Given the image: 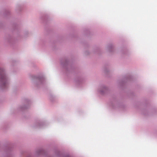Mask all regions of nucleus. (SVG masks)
Here are the masks:
<instances>
[{"label":"nucleus","mask_w":157,"mask_h":157,"mask_svg":"<svg viewBox=\"0 0 157 157\" xmlns=\"http://www.w3.org/2000/svg\"><path fill=\"white\" fill-rule=\"evenodd\" d=\"M1 80L3 82L4 85H5V82L6 81V76H3L1 77Z\"/></svg>","instance_id":"f257e3e1"}]
</instances>
